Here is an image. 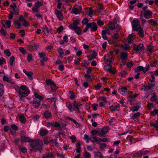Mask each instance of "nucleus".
<instances>
[{"mask_svg": "<svg viewBox=\"0 0 158 158\" xmlns=\"http://www.w3.org/2000/svg\"><path fill=\"white\" fill-rule=\"evenodd\" d=\"M139 21L138 20H134L132 22V26L133 30L135 31H137L141 28V25L139 24Z\"/></svg>", "mask_w": 158, "mask_h": 158, "instance_id": "5", "label": "nucleus"}, {"mask_svg": "<svg viewBox=\"0 0 158 158\" xmlns=\"http://www.w3.org/2000/svg\"><path fill=\"white\" fill-rule=\"evenodd\" d=\"M43 4V3L42 2L37 1L35 2V6L39 9V8L42 6Z\"/></svg>", "mask_w": 158, "mask_h": 158, "instance_id": "33", "label": "nucleus"}, {"mask_svg": "<svg viewBox=\"0 0 158 158\" xmlns=\"http://www.w3.org/2000/svg\"><path fill=\"white\" fill-rule=\"evenodd\" d=\"M74 31L78 35H81L83 33L81 28L80 27H77V28L75 29Z\"/></svg>", "mask_w": 158, "mask_h": 158, "instance_id": "26", "label": "nucleus"}, {"mask_svg": "<svg viewBox=\"0 0 158 158\" xmlns=\"http://www.w3.org/2000/svg\"><path fill=\"white\" fill-rule=\"evenodd\" d=\"M140 115V114L139 112H137L135 113L133 116L131 118L132 119H134L138 117Z\"/></svg>", "mask_w": 158, "mask_h": 158, "instance_id": "47", "label": "nucleus"}, {"mask_svg": "<svg viewBox=\"0 0 158 158\" xmlns=\"http://www.w3.org/2000/svg\"><path fill=\"white\" fill-rule=\"evenodd\" d=\"M72 11L73 13L75 14H77L80 13L78 9L77 8H73Z\"/></svg>", "mask_w": 158, "mask_h": 158, "instance_id": "46", "label": "nucleus"}, {"mask_svg": "<svg viewBox=\"0 0 158 158\" xmlns=\"http://www.w3.org/2000/svg\"><path fill=\"white\" fill-rule=\"evenodd\" d=\"M55 13L59 19L60 20H62L63 19L64 16L61 11L56 9L55 10Z\"/></svg>", "mask_w": 158, "mask_h": 158, "instance_id": "14", "label": "nucleus"}, {"mask_svg": "<svg viewBox=\"0 0 158 158\" xmlns=\"http://www.w3.org/2000/svg\"><path fill=\"white\" fill-rule=\"evenodd\" d=\"M156 114L157 115V118L156 120V123H158V109H154L153 110L150 112V115L152 116H154Z\"/></svg>", "mask_w": 158, "mask_h": 158, "instance_id": "16", "label": "nucleus"}, {"mask_svg": "<svg viewBox=\"0 0 158 158\" xmlns=\"http://www.w3.org/2000/svg\"><path fill=\"white\" fill-rule=\"evenodd\" d=\"M112 38L113 39H118L120 37L119 36L118 34L116 33L113 35H112Z\"/></svg>", "mask_w": 158, "mask_h": 158, "instance_id": "61", "label": "nucleus"}, {"mask_svg": "<svg viewBox=\"0 0 158 158\" xmlns=\"http://www.w3.org/2000/svg\"><path fill=\"white\" fill-rule=\"evenodd\" d=\"M53 127H55L61 128V126L60 123L57 122H53Z\"/></svg>", "mask_w": 158, "mask_h": 158, "instance_id": "48", "label": "nucleus"}, {"mask_svg": "<svg viewBox=\"0 0 158 158\" xmlns=\"http://www.w3.org/2000/svg\"><path fill=\"white\" fill-rule=\"evenodd\" d=\"M111 64H107L108 66L110 67V68H108L106 70V71L107 72H109L110 73H112L113 74H114V72L112 69V66L111 65Z\"/></svg>", "mask_w": 158, "mask_h": 158, "instance_id": "35", "label": "nucleus"}, {"mask_svg": "<svg viewBox=\"0 0 158 158\" xmlns=\"http://www.w3.org/2000/svg\"><path fill=\"white\" fill-rule=\"evenodd\" d=\"M48 133V131L47 130L43 129L40 131V134L41 136H44L47 135Z\"/></svg>", "mask_w": 158, "mask_h": 158, "instance_id": "29", "label": "nucleus"}, {"mask_svg": "<svg viewBox=\"0 0 158 158\" xmlns=\"http://www.w3.org/2000/svg\"><path fill=\"white\" fill-rule=\"evenodd\" d=\"M39 48V45L36 43H34L33 44H30L27 47V49L31 52L38 50Z\"/></svg>", "mask_w": 158, "mask_h": 158, "instance_id": "6", "label": "nucleus"}, {"mask_svg": "<svg viewBox=\"0 0 158 158\" xmlns=\"http://www.w3.org/2000/svg\"><path fill=\"white\" fill-rule=\"evenodd\" d=\"M102 86V84L101 83H98L95 86V88L96 90L99 89Z\"/></svg>", "mask_w": 158, "mask_h": 158, "instance_id": "63", "label": "nucleus"}, {"mask_svg": "<svg viewBox=\"0 0 158 158\" xmlns=\"http://www.w3.org/2000/svg\"><path fill=\"white\" fill-rule=\"evenodd\" d=\"M133 48L136 51V53L140 55L144 53V48L143 44H140L138 45H134Z\"/></svg>", "mask_w": 158, "mask_h": 158, "instance_id": "2", "label": "nucleus"}, {"mask_svg": "<svg viewBox=\"0 0 158 158\" xmlns=\"http://www.w3.org/2000/svg\"><path fill=\"white\" fill-rule=\"evenodd\" d=\"M53 155L52 154L48 153L46 155H44L43 158H51L52 157Z\"/></svg>", "mask_w": 158, "mask_h": 158, "instance_id": "64", "label": "nucleus"}, {"mask_svg": "<svg viewBox=\"0 0 158 158\" xmlns=\"http://www.w3.org/2000/svg\"><path fill=\"white\" fill-rule=\"evenodd\" d=\"M32 119L35 122H38L40 119V116L38 114L35 115L33 116Z\"/></svg>", "mask_w": 158, "mask_h": 158, "instance_id": "44", "label": "nucleus"}, {"mask_svg": "<svg viewBox=\"0 0 158 158\" xmlns=\"http://www.w3.org/2000/svg\"><path fill=\"white\" fill-rule=\"evenodd\" d=\"M19 89L20 90L21 89L23 91H29L30 90L28 87L26 86L25 85H21Z\"/></svg>", "mask_w": 158, "mask_h": 158, "instance_id": "36", "label": "nucleus"}, {"mask_svg": "<svg viewBox=\"0 0 158 158\" xmlns=\"http://www.w3.org/2000/svg\"><path fill=\"white\" fill-rule=\"evenodd\" d=\"M140 107V106L138 105L137 106H134L130 108V109L131 110H132L133 112H134L135 111H138Z\"/></svg>", "mask_w": 158, "mask_h": 158, "instance_id": "25", "label": "nucleus"}, {"mask_svg": "<svg viewBox=\"0 0 158 158\" xmlns=\"http://www.w3.org/2000/svg\"><path fill=\"white\" fill-rule=\"evenodd\" d=\"M83 156L85 157L84 158H89L91 157L90 153L87 151L85 152Z\"/></svg>", "mask_w": 158, "mask_h": 158, "instance_id": "57", "label": "nucleus"}, {"mask_svg": "<svg viewBox=\"0 0 158 158\" xmlns=\"http://www.w3.org/2000/svg\"><path fill=\"white\" fill-rule=\"evenodd\" d=\"M89 136L88 135L86 134H84V138H83L86 141V143H88L89 141Z\"/></svg>", "mask_w": 158, "mask_h": 158, "instance_id": "59", "label": "nucleus"}, {"mask_svg": "<svg viewBox=\"0 0 158 158\" xmlns=\"http://www.w3.org/2000/svg\"><path fill=\"white\" fill-rule=\"evenodd\" d=\"M150 100L152 102H155L157 101V96L155 93H153V95L151 97Z\"/></svg>", "mask_w": 158, "mask_h": 158, "instance_id": "24", "label": "nucleus"}, {"mask_svg": "<svg viewBox=\"0 0 158 158\" xmlns=\"http://www.w3.org/2000/svg\"><path fill=\"white\" fill-rule=\"evenodd\" d=\"M66 106L70 112H73L75 110L76 113L81 114V111L79 110L80 108V107L77 108V109H75L73 107L72 104L68 102H66Z\"/></svg>", "mask_w": 158, "mask_h": 158, "instance_id": "4", "label": "nucleus"}, {"mask_svg": "<svg viewBox=\"0 0 158 158\" xmlns=\"http://www.w3.org/2000/svg\"><path fill=\"white\" fill-rule=\"evenodd\" d=\"M149 152V151L147 150L146 151L140 150L136 152L135 154V156L138 157H142V156L144 155L148 154Z\"/></svg>", "mask_w": 158, "mask_h": 158, "instance_id": "9", "label": "nucleus"}, {"mask_svg": "<svg viewBox=\"0 0 158 158\" xmlns=\"http://www.w3.org/2000/svg\"><path fill=\"white\" fill-rule=\"evenodd\" d=\"M19 118L20 121L22 123H25L26 122V120L23 116H19Z\"/></svg>", "mask_w": 158, "mask_h": 158, "instance_id": "58", "label": "nucleus"}, {"mask_svg": "<svg viewBox=\"0 0 158 158\" xmlns=\"http://www.w3.org/2000/svg\"><path fill=\"white\" fill-rule=\"evenodd\" d=\"M73 105L74 107H73L74 108L77 109V108L80 107V106L81 105V104L80 102H77L76 100H74L73 103Z\"/></svg>", "mask_w": 158, "mask_h": 158, "instance_id": "20", "label": "nucleus"}, {"mask_svg": "<svg viewBox=\"0 0 158 158\" xmlns=\"http://www.w3.org/2000/svg\"><path fill=\"white\" fill-rule=\"evenodd\" d=\"M85 78L88 79L90 81H92L93 80V78L90 74H85L84 75Z\"/></svg>", "mask_w": 158, "mask_h": 158, "instance_id": "45", "label": "nucleus"}, {"mask_svg": "<svg viewBox=\"0 0 158 158\" xmlns=\"http://www.w3.org/2000/svg\"><path fill=\"white\" fill-rule=\"evenodd\" d=\"M58 52L59 54V56L62 58L64 54V51L63 49L60 48L58 50Z\"/></svg>", "mask_w": 158, "mask_h": 158, "instance_id": "23", "label": "nucleus"}, {"mask_svg": "<svg viewBox=\"0 0 158 158\" xmlns=\"http://www.w3.org/2000/svg\"><path fill=\"white\" fill-rule=\"evenodd\" d=\"M52 117V114L49 110H47L43 113L42 114V118L44 119H48Z\"/></svg>", "mask_w": 158, "mask_h": 158, "instance_id": "8", "label": "nucleus"}, {"mask_svg": "<svg viewBox=\"0 0 158 158\" xmlns=\"http://www.w3.org/2000/svg\"><path fill=\"white\" fill-rule=\"evenodd\" d=\"M152 12L149 10H147L145 11L144 13V17L145 18L148 19L151 17Z\"/></svg>", "mask_w": 158, "mask_h": 158, "instance_id": "15", "label": "nucleus"}, {"mask_svg": "<svg viewBox=\"0 0 158 158\" xmlns=\"http://www.w3.org/2000/svg\"><path fill=\"white\" fill-rule=\"evenodd\" d=\"M34 95L35 97L37 98L39 100H40L41 101L43 100V98L42 96L40 95L38 93L36 92H35L34 94Z\"/></svg>", "mask_w": 158, "mask_h": 158, "instance_id": "30", "label": "nucleus"}, {"mask_svg": "<svg viewBox=\"0 0 158 158\" xmlns=\"http://www.w3.org/2000/svg\"><path fill=\"white\" fill-rule=\"evenodd\" d=\"M33 73L32 72L28 71L26 75L28 77L30 80H32L33 79Z\"/></svg>", "mask_w": 158, "mask_h": 158, "instance_id": "42", "label": "nucleus"}, {"mask_svg": "<svg viewBox=\"0 0 158 158\" xmlns=\"http://www.w3.org/2000/svg\"><path fill=\"white\" fill-rule=\"evenodd\" d=\"M90 133L93 136H94L95 135H97V134L98 135H99V131L97 130H93Z\"/></svg>", "mask_w": 158, "mask_h": 158, "instance_id": "34", "label": "nucleus"}, {"mask_svg": "<svg viewBox=\"0 0 158 158\" xmlns=\"http://www.w3.org/2000/svg\"><path fill=\"white\" fill-rule=\"evenodd\" d=\"M95 156L96 158H102L103 156L101 152H98L95 154Z\"/></svg>", "mask_w": 158, "mask_h": 158, "instance_id": "40", "label": "nucleus"}, {"mask_svg": "<svg viewBox=\"0 0 158 158\" xmlns=\"http://www.w3.org/2000/svg\"><path fill=\"white\" fill-rule=\"evenodd\" d=\"M15 24L18 26V28L19 29L21 28V24L20 23L19 21L18 20H16L14 22Z\"/></svg>", "mask_w": 158, "mask_h": 158, "instance_id": "53", "label": "nucleus"}, {"mask_svg": "<svg viewBox=\"0 0 158 158\" xmlns=\"http://www.w3.org/2000/svg\"><path fill=\"white\" fill-rule=\"evenodd\" d=\"M53 82L50 79H47L45 81L46 84L48 86L51 85Z\"/></svg>", "mask_w": 158, "mask_h": 158, "instance_id": "49", "label": "nucleus"}, {"mask_svg": "<svg viewBox=\"0 0 158 158\" xmlns=\"http://www.w3.org/2000/svg\"><path fill=\"white\" fill-rule=\"evenodd\" d=\"M154 107V105L152 102H148L147 106V108L148 110H151Z\"/></svg>", "mask_w": 158, "mask_h": 158, "instance_id": "32", "label": "nucleus"}, {"mask_svg": "<svg viewBox=\"0 0 158 158\" xmlns=\"http://www.w3.org/2000/svg\"><path fill=\"white\" fill-rule=\"evenodd\" d=\"M79 23V21L78 20H76L73 22V23L69 25V27L71 29L74 30L77 27H78V25Z\"/></svg>", "mask_w": 158, "mask_h": 158, "instance_id": "13", "label": "nucleus"}, {"mask_svg": "<svg viewBox=\"0 0 158 158\" xmlns=\"http://www.w3.org/2000/svg\"><path fill=\"white\" fill-rule=\"evenodd\" d=\"M145 86L146 87V88L147 90L151 89H152L154 88L155 86V85L154 84H149L148 85H145Z\"/></svg>", "mask_w": 158, "mask_h": 158, "instance_id": "28", "label": "nucleus"}, {"mask_svg": "<svg viewBox=\"0 0 158 158\" xmlns=\"http://www.w3.org/2000/svg\"><path fill=\"white\" fill-rule=\"evenodd\" d=\"M138 96V94H135L133 95H130L128 98V99L130 102H132Z\"/></svg>", "mask_w": 158, "mask_h": 158, "instance_id": "22", "label": "nucleus"}, {"mask_svg": "<svg viewBox=\"0 0 158 158\" xmlns=\"http://www.w3.org/2000/svg\"><path fill=\"white\" fill-rule=\"evenodd\" d=\"M151 126H153L156 129V131H158V123H152Z\"/></svg>", "mask_w": 158, "mask_h": 158, "instance_id": "55", "label": "nucleus"}, {"mask_svg": "<svg viewBox=\"0 0 158 158\" xmlns=\"http://www.w3.org/2000/svg\"><path fill=\"white\" fill-rule=\"evenodd\" d=\"M40 100H31L30 101V103L34 105V107L35 108H38L40 106L41 104Z\"/></svg>", "mask_w": 158, "mask_h": 158, "instance_id": "10", "label": "nucleus"}, {"mask_svg": "<svg viewBox=\"0 0 158 158\" xmlns=\"http://www.w3.org/2000/svg\"><path fill=\"white\" fill-rule=\"evenodd\" d=\"M91 24V31H95L97 29V26L96 23L94 22L89 23Z\"/></svg>", "mask_w": 158, "mask_h": 158, "instance_id": "17", "label": "nucleus"}, {"mask_svg": "<svg viewBox=\"0 0 158 158\" xmlns=\"http://www.w3.org/2000/svg\"><path fill=\"white\" fill-rule=\"evenodd\" d=\"M20 140L22 143L28 142L30 146L31 147V151L36 152L39 151L40 153L42 152L43 149V143L41 140L39 139H31L29 137L21 136Z\"/></svg>", "mask_w": 158, "mask_h": 158, "instance_id": "1", "label": "nucleus"}, {"mask_svg": "<svg viewBox=\"0 0 158 158\" xmlns=\"http://www.w3.org/2000/svg\"><path fill=\"white\" fill-rule=\"evenodd\" d=\"M89 62L86 61H85L83 63H82L81 64V66L82 67H85V66H89Z\"/></svg>", "mask_w": 158, "mask_h": 158, "instance_id": "56", "label": "nucleus"}, {"mask_svg": "<svg viewBox=\"0 0 158 158\" xmlns=\"http://www.w3.org/2000/svg\"><path fill=\"white\" fill-rule=\"evenodd\" d=\"M27 60L28 62H30L32 60V55L31 53H29L27 57Z\"/></svg>", "mask_w": 158, "mask_h": 158, "instance_id": "51", "label": "nucleus"}, {"mask_svg": "<svg viewBox=\"0 0 158 158\" xmlns=\"http://www.w3.org/2000/svg\"><path fill=\"white\" fill-rule=\"evenodd\" d=\"M147 48H148V51L150 53H152L154 51V47L153 46H152L151 45H149L148 46Z\"/></svg>", "mask_w": 158, "mask_h": 158, "instance_id": "54", "label": "nucleus"}, {"mask_svg": "<svg viewBox=\"0 0 158 158\" xmlns=\"http://www.w3.org/2000/svg\"><path fill=\"white\" fill-rule=\"evenodd\" d=\"M138 34L140 36L143 37L144 36V31L142 29L140 28L138 31Z\"/></svg>", "mask_w": 158, "mask_h": 158, "instance_id": "52", "label": "nucleus"}, {"mask_svg": "<svg viewBox=\"0 0 158 158\" xmlns=\"http://www.w3.org/2000/svg\"><path fill=\"white\" fill-rule=\"evenodd\" d=\"M118 92L123 96L126 95L127 93H128V92L127 91V88L125 86L119 89L118 90Z\"/></svg>", "mask_w": 158, "mask_h": 158, "instance_id": "11", "label": "nucleus"}, {"mask_svg": "<svg viewBox=\"0 0 158 158\" xmlns=\"http://www.w3.org/2000/svg\"><path fill=\"white\" fill-rule=\"evenodd\" d=\"M5 23H3V21H2V23L3 26L6 28H9L11 26V21L9 20H8L6 22V21H4Z\"/></svg>", "mask_w": 158, "mask_h": 158, "instance_id": "18", "label": "nucleus"}, {"mask_svg": "<svg viewBox=\"0 0 158 158\" xmlns=\"http://www.w3.org/2000/svg\"><path fill=\"white\" fill-rule=\"evenodd\" d=\"M4 93V86L3 85L0 83V97H1Z\"/></svg>", "mask_w": 158, "mask_h": 158, "instance_id": "31", "label": "nucleus"}, {"mask_svg": "<svg viewBox=\"0 0 158 158\" xmlns=\"http://www.w3.org/2000/svg\"><path fill=\"white\" fill-rule=\"evenodd\" d=\"M144 67L142 66H139L135 69V71H143L144 72Z\"/></svg>", "mask_w": 158, "mask_h": 158, "instance_id": "43", "label": "nucleus"}, {"mask_svg": "<svg viewBox=\"0 0 158 158\" xmlns=\"http://www.w3.org/2000/svg\"><path fill=\"white\" fill-rule=\"evenodd\" d=\"M15 89L17 93L18 94L19 96L21 97H26L30 94V91H23L19 89V86L17 85H15Z\"/></svg>", "mask_w": 158, "mask_h": 158, "instance_id": "3", "label": "nucleus"}, {"mask_svg": "<svg viewBox=\"0 0 158 158\" xmlns=\"http://www.w3.org/2000/svg\"><path fill=\"white\" fill-rule=\"evenodd\" d=\"M52 91L53 92H55L56 90V86L55 83L53 82L52 84L50 85Z\"/></svg>", "mask_w": 158, "mask_h": 158, "instance_id": "37", "label": "nucleus"}, {"mask_svg": "<svg viewBox=\"0 0 158 158\" xmlns=\"http://www.w3.org/2000/svg\"><path fill=\"white\" fill-rule=\"evenodd\" d=\"M4 53L8 56H10L11 53L9 49H6L4 50Z\"/></svg>", "mask_w": 158, "mask_h": 158, "instance_id": "62", "label": "nucleus"}, {"mask_svg": "<svg viewBox=\"0 0 158 158\" xmlns=\"http://www.w3.org/2000/svg\"><path fill=\"white\" fill-rule=\"evenodd\" d=\"M109 129V127L108 126H107L106 127H103L101 131H99V135L105 137V135L108 132Z\"/></svg>", "mask_w": 158, "mask_h": 158, "instance_id": "12", "label": "nucleus"}, {"mask_svg": "<svg viewBox=\"0 0 158 158\" xmlns=\"http://www.w3.org/2000/svg\"><path fill=\"white\" fill-rule=\"evenodd\" d=\"M19 150L23 153L27 152V149L25 147H24L22 145H20L19 146Z\"/></svg>", "mask_w": 158, "mask_h": 158, "instance_id": "19", "label": "nucleus"}, {"mask_svg": "<svg viewBox=\"0 0 158 158\" xmlns=\"http://www.w3.org/2000/svg\"><path fill=\"white\" fill-rule=\"evenodd\" d=\"M43 31L44 33L46 35L48 34L49 32V31L46 25H44L43 26Z\"/></svg>", "mask_w": 158, "mask_h": 158, "instance_id": "41", "label": "nucleus"}, {"mask_svg": "<svg viewBox=\"0 0 158 158\" xmlns=\"http://www.w3.org/2000/svg\"><path fill=\"white\" fill-rule=\"evenodd\" d=\"M115 40H108L109 42H112L113 44V45H114L115 47H118L119 46L118 44V41H115Z\"/></svg>", "mask_w": 158, "mask_h": 158, "instance_id": "39", "label": "nucleus"}, {"mask_svg": "<svg viewBox=\"0 0 158 158\" xmlns=\"http://www.w3.org/2000/svg\"><path fill=\"white\" fill-rule=\"evenodd\" d=\"M44 125L46 126L47 128H50L51 127H53V123L51 122H48L47 123H45V124H43Z\"/></svg>", "mask_w": 158, "mask_h": 158, "instance_id": "38", "label": "nucleus"}, {"mask_svg": "<svg viewBox=\"0 0 158 158\" xmlns=\"http://www.w3.org/2000/svg\"><path fill=\"white\" fill-rule=\"evenodd\" d=\"M92 138L93 140L91 141V142L93 143H94L96 142L98 144H99L100 141L99 140V138L96 137L95 136H93Z\"/></svg>", "mask_w": 158, "mask_h": 158, "instance_id": "27", "label": "nucleus"}, {"mask_svg": "<svg viewBox=\"0 0 158 158\" xmlns=\"http://www.w3.org/2000/svg\"><path fill=\"white\" fill-rule=\"evenodd\" d=\"M85 68L87 69L86 71V74H90L92 71V68L90 67H88L87 66H86Z\"/></svg>", "mask_w": 158, "mask_h": 158, "instance_id": "60", "label": "nucleus"}, {"mask_svg": "<svg viewBox=\"0 0 158 158\" xmlns=\"http://www.w3.org/2000/svg\"><path fill=\"white\" fill-rule=\"evenodd\" d=\"M128 42L126 43H124L123 44H122L121 45V47L124 51H127L129 52L130 50V43L132 42L133 40H127Z\"/></svg>", "mask_w": 158, "mask_h": 158, "instance_id": "7", "label": "nucleus"}, {"mask_svg": "<svg viewBox=\"0 0 158 158\" xmlns=\"http://www.w3.org/2000/svg\"><path fill=\"white\" fill-rule=\"evenodd\" d=\"M128 53L126 52H122L120 54V58L122 60H125L127 57Z\"/></svg>", "mask_w": 158, "mask_h": 158, "instance_id": "21", "label": "nucleus"}, {"mask_svg": "<svg viewBox=\"0 0 158 158\" xmlns=\"http://www.w3.org/2000/svg\"><path fill=\"white\" fill-rule=\"evenodd\" d=\"M15 60V58L14 56H11L10 58V66H12L14 61Z\"/></svg>", "mask_w": 158, "mask_h": 158, "instance_id": "50", "label": "nucleus"}]
</instances>
